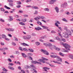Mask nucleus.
I'll use <instances>...</instances> for the list:
<instances>
[{
  "label": "nucleus",
  "instance_id": "nucleus-1",
  "mask_svg": "<svg viewBox=\"0 0 73 73\" xmlns=\"http://www.w3.org/2000/svg\"><path fill=\"white\" fill-rule=\"evenodd\" d=\"M67 28L66 27H65L64 28L65 30H66V32L64 33H63L64 35V37L66 38H68L69 36V35H71L72 32L69 30L67 29Z\"/></svg>",
  "mask_w": 73,
  "mask_h": 73
},
{
  "label": "nucleus",
  "instance_id": "nucleus-2",
  "mask_svg": "<svg viewBox=\"0 0 73 73\" xmlns=\"http://www.w3.org/2000/svg\"><path fill=\"white\" fill-rule=\"evenodd\" d=\"M43 53H44V54H45L46 55H49V53L46 50L43 49H41L40 50Z\"/></svg>",
  "mask_w": 73,
  "mask_h": 73
},
{
  "label": "nucleus",
  "instance_id": "nucleus-3",
  "mask_svg": "<svg viewBox=\"0 0 73 73\" xmlns=\"http://www.w3.org/2000/svg\"><path fill=\"white\" fill-rule=\"evenodd\" d=\"M67 6L68 4H67V3L65 2L64 3V4H62L61 5V7H62L63 8H65Z\"/></svg>",
  "mask_w": 73,
  "mask_h": 73
},
{
  "label": "nucleus",
  "instance_id": "nucleus-4",
  "mask_svg": "<svg viewBox=\"0 0 73 73\" xmlns=\"http://www.w3.org/2000/svg\"><path fill=\"white\" fill-rule=\"evenodd\" d=\"M56 58H57L56 59V60L57 61H59L60 62H62V59L60 57L57 56L56 57Z\"/></svg>",
  "mask_w": 73,
  "mask_h": 73
},
{
  "label": "nucleus",
  "instance_id": "nucleus-5",
  "mask_svg": "<svg viewBox=\"0 0 73 73\" xmlns=\"http://www.w3.org/2000/svg\"><path fill=\"white\" fill-rule=\"evenodd\" d=\"M62 45H63L65 47H68V48H71V47L68 44H64V43H63Z\"/></svg>",
  "mask_w": 73,
  "mask_h": 73
},
{
  "label": "nucleus",
  "instance_id": "nucleus-6",
  "mask_svg": "<svg viewBox=\"0 0 73 73\" xmlns=\"http://www.w3.org/2000/svg\"><path fill=\"white\" fill-rule=\"evenodd\" d=\"M34 19L36 21H38V20L40 19V16H38L36 18H34Z\"/></svg>",
  "mask_w": 73,
  "mask_h": 73
},
{
  "label": "nucleus",
  "instance_id": "nucleus-7",
  "mask_svg": "<svg viewBox=\"0 0 73 73\" xmlns=\"http://www.w3.org/2000/svg\"><path fill=\"white\" fill-rule=\"evenodd\" d=\"M49 68H48L47 67H44L43 68V70H44L45 72H48V71L46 70V69L47 70H49Z\"/></svg>",
  "mask_w": 73,
  "mask_h": 73
},
{
  "label": "nucleus",
  "instance_id": "nucleus-8",
  "mask_svg": "<svg viewBox=\"0 0 73 73\" xmlns=\"http://www.w3.org/2000/svg\"><path fill=\"white\" fill-rule=\"evenodd\" d=\"M55 0H51L49 2V3L50 4H54V3L55 2Z\"/></svg>",
  "mask_w": 73,
  "mask_h": 73
},
{
  "label": "nucleus",
  "instance_id": "nucleus-9",
  "mask_svg": "<svg viewBox=\"0 0 73 73\" xmlns=\"http://www.w3.org/2000/svg\"><path fill=\"white\" fill-rule=\"evenodd\" d=\"M55 10L57 13H58L59 12V9L57 7H55Z\"/></svg>",
  "mask_w": 73,
  "mask_h": 73
},
{
  "label": "nucleus",
  "instance_id": "nucleus-10",
  "mask_svg": "<svg viewBox=\"0 0 73 73\" xmlns=\"http://www.w3.org/2000/svg\"><path fill=\"white\" fill-rule=\"evenodd\" d=\"M6 29L7 30V31H14L15 30L14 29Z\"/></svg>",
  "mask_w": 73,
  "mask_h": 73
},
{
  "label": "nucleus",
  "instance_id": "nucleus-11",
  "mask_svg": "<svg viewBox=\"0 0 73 73\" xmlns=\"http://www.w3.org/2000/svg\"><path fill=\"white\" fill-rule=\"evenodd\" d=\"M31 8L33 9H38V7L35 6H31Z\"/></svg>",
  "mask_w": 73,
  "mask_h": 73
},
{
  "label": "nucleus",
  "instance_id": "nucleus-12",
  "mask_svg": "<svg viewBox=\"0 0 73 73\" xmlns=\"http://www.w3.org/2000/svg\"><path fill=\"white\" fill-rule=\"evenodd\" d=\"M9 19H8L9 21H12L13 19V17L12 16H9Z\"/></svg>",
  "mask_w": 73,
  "mask_h": 73
},
{
  "label": "nucleus",
  "instance_id": "nucleus-13",
  "mask_svg": "<svg viewBox=\"0 0 73 73\" xmlns=\"http://www.w3.org/2000/svg\"><path fill=\"white\" fill-rule=\"evenodd\" d=\"M28 50L30 52H34V51L33 50V49H32L31 48H29L28 49Z\"/></svg>",
  "mask_w": 73,
  "mask_h": 73
},
{
  "label": "nucleus",
  "instance_id": "nucleus-14",
  "mask_svg": "<svg viewBox=\"0 0 73 73\" xmlns=\"http://www.w3.org/2000/svg\"><path fill=\"white\" fill-rule=\"evenodd\" d=\"M9 6H10V7H13V6H14V5H13V4L11 3H9Z\"/></svg>",
  "mask_w": 73,
  "mask_h": 73
},
{
  "label": "nucleus",
  "instance_id": "nucleus-15",
  "mask_svg": "<svg viewBox=\"0 0 73 73\" xmlns=\"http://www.w3.org/2000/svg\"><path fill=\"white\" fill-rule=\"evenodd\" d=\"M23 57H24L25 58L26 57H27V56L25 55V53H21Z\"/></svg>",
  "mask_w": 73,
  "mask_h": 73
},
{
  "label": "nucleus",
  "instance_id": "nucleus-16",
  "mask_svg": "<svg viewBox=\"0 0 73 73\" xmlns=\"http://www.w3.org/2000/svg\"><path fill=\"white\" fill-rule=\"evenodd\" d=\"M31 38V36L30 35H28L27 36V39L29 40Z\"/></svg>",
  "mask_w": 73,
  "mask_h": 73
},
{
  "label": "nucleus",
  "instance_id": "nucleus-17",
  "mask_svg": "<svg viewBox=\"0 0 73 73\" xmlns=\"http://www.w3.org/2000/svg\"><path fill=\"white\" fill-rule=\"evenodd\" d=\"M53 62H54V63H56V64H61V63H60L59 62H58L57 61H55L54 60L53 61Z\"/></svg>",
  "mask_w": 73,
  "mask_h": 73
},
{
  "label": "nucleus",
  "instance_id": "nucleus-18",
  "mask_svg": "<svg viewBox=\"0 0 73 73\" xmlns=\"http://www.w3.org/2000/svg\"><path fill=\"white\" fill-rule=\"evenodd\" d=\"M35 29L36 30V31H39V30H40V29H41V28L40 27H35Z\"/></svg>",
  "mask_w": 73,
  "mask_h": 73
},
{
  "label": "nucleus",
  "instance_id": "nucleus-19",
  "mask_svg": "<svg viewBox=\"0 0 73 73\" xmlns=\"http://www.w3.org/2000/svg\"><path fill=\"white\" fill-rule=\"evenodd\" d=\"M41 27L43 28V29H48V27L45 26H44L42 25Z\"/></svg>",
  "mask_w": 73,
  "mask_h": 73
},
{
  "label": "nucleus",
  "instance_id": "nucleus-20",
  "mask_svg": "<svg viewBox=\"0 0 73 73\" xmlns=\"http://www.w3.org/2000/svg\"><path fill=\"white\" fill-rule=\"evenodd\" d=\"M69 57L70 58L72 59V60H73V55H69Z\"/></svg>",
  "mask_w": 73,
  "mask_h": 73
},
{
  "label": "nucleus",
  "instance_id": "nucleus-21",
  "mask_svg": "<svg viewBox=\"0 0 73 73\" xmlns=\"http://www.w3.org/2000/svg\"><path fill=\"white\" fill-rule=\"evenodd\" d=\"M57 56L56 55H50L51 57H52L53 58H56V57H57Z\"/></svg>",
  "mask_w": 73,
  "mask_h": 73
},
{
  "label": "nucleus",
  "instance_id": "nucleus-22",
  "mask_svg": "<svg viewBox=\"0 0 73 73\" xmlns=\"http://www.w3.org/2000/svg\"><path fill=\"white\" fill-rule=\"evenodd\" d=\"M8 68L9 69H11V70H14V68L11 66H9Z\"/></svg>",
  "mask_w": 73,
  "mask_h": 73
},
{
  "label": "nucleus",
  "instance_id": "nucleus-23",
  "mask_svg": "<svg viewBox=\"0 0 73 73\" xmlns=\"http://www.w3.org/2000/svg\"><path fill=\"white\" fill-rule=\"evenodd\" d=\"M44 10L45 11H47V12H49V9L48 8H45L44 9Z\"/></svg>",
  "mask_w": 73,
  "mask_h": 73
},
{
  "label": "nucleus",
  "instance_id": "nucleus-24",
  "mask_svg": "<svg viewBox=\"0 0 73 73\" xmlns=\"http://www.w3.org/2000/svg\"><path fill=\"white\" fill-rule=\"evenodd\" d=\"M2 38H5L6 37H7V36H6V35L4 34H2Z\"/></svg>",
  "mask_w": 73,
  "mask_h": 73
},
{
  "label": "nucleus",
  "instance_id": "nucleus-25",
  "mask_svg": "<svg viewBox=\"0 0 73 73\" xmlns=\"http://www.w3.org/2000/svg\"><path fill=\"white\" fill-rule=\"evenodd\" d=\"M28 58L30 60H32L33 59H32V58L31 57V56H28Z\"/></svg>",
  "mask_w": 73,
  "mask_h": 73
},
{
  "label": "nucleus",
  "instance_id": "nucleus-26",
  "mask_svg": "<svg viewBox=\"0 0 73 73\" xmlns=\"http://www.w3.org/2000/svg\"><path fill=\"white\" fill-rule=\"evenodd\" d=\"M19 24L21 25H25V24L23 22H19Z\"/></svg>",
  "mask_w": 73,
  "mask_h": 73
},
{
  "label": "nucleus",
  "instance_id": "nucleus-27",
  "mask_svg": "<svg viewBox=\"0 0 73 73\" xmlns=\"http://www.w3.org/2000/svg\"><path fill=\"white\" fill-rule=\"evenodd\" d=\"M21 21L22 22H26L27 21V19H23L21 20Z\"/></svg>",
  "mask_w": 73,
  "mask_h": 73
},
{
  "label": "nucleus",
  "instance_id": "nucleus-28",
  "mask_svg": "<svg viewBox=\"0 0 73 73\" xmlns=\"http://www.w3.org/2000/svg\"><path fill=\"white\" fill-rule=\"evenodd\" d=\"M55 38H56V39L57 40H58V41H60V40H61L60 38H59V37L58 36H57Z\"/></svg>",
  "mask_w": 73,
  "mask_h": 73
},
{
  "label": "nucleus",
  "instance_id": "nucleus-29",
  "mask_svg": "<svg viewBox=\"0 0 73 73\" xmlns=\"http://www.w3.org/2000/svg\"><path fill=\"white\" fill-rule=\"evenodd\" d=\"M42 58L44 60H45V61H48L49 60L48 59H46L44 57H42Z\"/></svg>",
  "mask_w": 73,
  "mask_h": 73
},
{
  "label": "nucleus",
  "instance_id": "nucleus-30",
  "mask_svg": "<svg viewBox=\"0 0 73 73\" xmlns=\"http://www.w3.org/2000/svg\"><path fill=\"white\" fill-rule=\"evenodd\" d=\"M59 54L62 56H64V54L61 52H59Z\"/></svg>",
  "mask_w": 73,
  "mask_h": 73
},
{
  "label": "nucleus",
  "instance_id": "nucleus-31",
  "mask_svg": "<svg viewBox=\"0 0 73 73\" xmlns=\"http://www.w3.org/2000/svg\"><path fill=\"white\" fill-rule=\"evenodd\" d=\"M56 46L54 45H52V49H56Z\"/></svg>",
  "mask_w": 73,
  "mask_h": 73
},
{
  "label": "nucleus",
  "instance_id": "nucleus-32",
  "mask_svg": "<svg viewBox=\"0 0 73 73\" xmlns=\"http://www.w3.org/2000/svg\"><path fill=\"white\" fill-rule=\"evenodd\" d=\"M28 56H32L33 55V54L32 53H29L27 54Z\"/></svg>",
  "mask_w": 73,
  "mask_h": 73
},
{
  "label": "nucleus",
  "instance_id": "nucleus-33",
  "mask_svg": "<svg viewBox=\"0 0 73 73\" xmlns=\"http://www.w3.org/2000/svg\"><path fill=\"white\" fill-rule=\"evenodd\" d=\"M62 21H65V22H68V21L65 18H63L62 19Z\"/></svg>",
  "mask_w": 73,
  "mask_h": 73
},
{
  "label": "nucleus",
  "instance_id": "nucleus-34",
  "mask_svg": "<svg viewBox=\"0 0 73 73\" xmlns=\"http://www.w3.org/2000/svg\"><path fill=\"white\" fill-rule=\"evenodd\" d=\"M35 44L36 45H39L40 44L39 42H35Z\"/></svg>",
  "mask_w": 73,
  "mask_h": 73
},
{
  "label": "nucleus",
  "instance_id": "nucleus-35",
  "mask_svg": "<svg viewBox=\"0 0 73 73\" xmlns=\"http://www.w3.org/2000/svg\"><path fill=\"white\" fill-rule=\"evenodd\" d=\"M5 8H6V9H11V8L7 7L6 5H5Z\"/></svg>",
  "mask_w": 73,
  "mask_h": 73
},
{
  "label": "nucleus",
  "instance_id": "nucleus-36",
  "mask_svg": "<svg viewBox=\"0 0 73 73\" xmlns=\"http://www.w3.org/2000/svg\"><path fill=\"white\" fill-rule=\"evenodd\" d=\"M23 45H24V46H29V45L27 44H26L25 43H23Z\"/></svg>",
  "mask_w": 73,
  "mask_h": 73
},
{
  "label": "nucleus",
  "instance_id": "nucleus-37",
  "mask_svg": "<svg viewBox=\"0 0 73 73\" xmlns=\"http://www.w3.org/2000/svg\"><path fill=\"white\" fill-rule=\"evenodd\" d=\"M17 3L18 5H20L21 4V3L20 1H18L17 2Z\"/></svg>",
  "mask_w": 73,
  "mask_h": 73
},
{
  "label": "nucleus",
  "instance_id": "nucleus-38",
  "mask_svg": "<svg viewBox=\"0 0 73 73\" xmlns=\"http://www.w3.org/2000/svg\"><path fill=\"white\" fill-rule=\"evenodd\" d=\"M50 42H55V41L53 40L50 39L49 40Z\"/></svg>",
  "mask_w": 73,
  "mask_h": 73
},
{
  "label": "nucleus",
  "instance_id": "nucleus-39",
  "mask_svg": "<svg viewBox=\"0 0 73 73\" xmlns=\"http://www.w3.org/2000/svg\"><path fill=\"white\" fill-rule=\"evenodd\" d=\"M23 39H25V40H27V36H23Z\"/></svg>",
  "mask_w": 73,
  "mask_h": 73
},
{
  "label": "nucleus",
  "instance_id": "nucleus-40",
  "mask_svg": "<svg viewBox=\"0 0 73 73\" xmlns=\"http://www.w3.org/2000/svg\"><path fill=\"white\" fill-rule=\"evenodd\" d=\"M36 61H31L32 63V64H36Z\"/></svg>",
  "mask_w": 73,
  "mask_h": 73
},
{
  "label": "nucleus",
  "instance_id": "nucleus-41",
  "mask_svg": "<svg viewBox=\"0 0 73 73\" xmlns=\"http://www.w3.org/2000/svg\"><path fill=\"white\" fill-rule=\"evenodd\" d=\"M37 24H38L39 25H42V23H41V22H37Z\"/></svg>",
  "mask_w": 73,
  "mask_h": 73
},
{
  "label": "nucleus",
  "instance_id": "nucleus-42",
  "mask_svg": "<svg viewBox=\"0 0 73 73\" xmlns=\"http://www.w3.org/2000/svg\"><path fill=\"white\" fill-rule=\"evenodd\" d=\"M23 50H24V51H26V52H28V50H27V49L25 48H24L23 49Z\"/></svg>",
  "mask_w": 73,
  "mask_h": 73
},
{
  "label": "nucleus",
  "instance_id": "nucleus-43",
  "mask_svg": "<svg viewBox=\"0 0 73 73\" xmlns=\"http://www.w3.org/2000/svg\"><path fill=\"white\" fill-rule=\"evenodd\" d=\"M43 44L44 45H45L46 46H48V44L44 43Z\"/></svg>",
  "mask_w": 73,
  "mask_h": 73
},
{
  "label": "nucleus",
  "instance_id": "nucleus-44",
  "mask_svg": "<svg viewBox=\"0 0 73 73\" xmlns=\"http://www.w3.org/2000/svg\"><path fill=\"white\" fill-rule=\"evenodd\" d=\"M48 46H52V44L50 43H48Z\"/></svg>",
  "mask_w": 73,
  "mask_h": 73
},
{
  "label": "nucleus",
  "instance_id": "nucleus-45",
  "mask_svg": "<svg viewBox=\"0 0 73 73\" xmlns=\"http://www.w3.org/2000/svg\"><path fill=\"white\" fill-rule=\"evenodd\" d=\"M34 15H37V14H38V12H37V11H35V13H34Z\"/></svg>",
  "mask_w": 73,
  "mask_h": 73
},
{
  "label": "nucleus",
  "instance_id": "nucleus-46",
  "mask_svg": "<svg viewBox=\"0 0 73 73\" xmlns=\"http://www.w3.org/2000/svg\"><path fill=\"white\" fill-rule=\"evenodd\" d=\"M49 65L51 67H55V66H54L53 64H49Z\"/></svg>",
  "mask_w": 73,
  "mask_h": 73
},
{
  "label": "nucleus",
  "instance_id": "nucleus-47",
  "mask_svg": "<svg viewBox=\"0 0 73 73\" xmlns=\"http://www.w3.org/2000/svg\"><path fill=\"white\" fill-rule=\"evenodd\" d=\"M2 70L3 71H5V72H7L8 71V70H6L5 68H3V69H2Z\"/></svg>",
  "mask_w": 73,
  "mask_h": 73
},
{
  "label": "nucleus",
  "instance_id": "nucleus-48",
  "mask_svg": "<svg viewBox=\"0 0 73 73\" xmlns=\"http://www.w3.org/2000/svg\"><path fill=\"white\" fill-rule=\"evenodd\" d=\"M36 64H39V65H41V63L40 62H39L37 61H36Z\"/></svg>",
  "mask_w": 73,
  "mask_h": 73
},
{
  "label": "nucleus",
  "instance_id": "nucleus-49",
  "mask_svg": "<svg viewBox=\"0 0 73 73\" xmlns=\"http://www.w3.org/2000/svg\"><path fill=\"white\" fill-rule=\"evenodd\" d=\"M9 65L10 66H12V65H13L14 64L12 63H10L9 64Z\"/></svg>",
  "mask_w": 73,
  "mask_h": 73
},
{
  "label": "nucleus",
  "instance_id": "nucleus-50",
  "mask_svg": "<svg viewBox=\"0 0 73 73\" xmlns=\"http://www.w3.org/2000/svg\"><path fill=\"white\" fill-rule=\"evenodd\" d=\"M9 2V3H13V0H7Z\"/></svg>",
  "mask_w": 73,
  "mask_h": 73
},
{
  "label": "nucleus",
  "instance_id": "nucleus-51",
  "mask_svg": "<svg viewBox=\"0 0 73 73\" xmlns=\"http://www.w3.org/2000/svg\"><path fill=\"white\" fill-rule=\"evenodd\" d=\"M12 44L13 45H14V46H16V43H15V42H12Z\"/></svg>",
  "mask_w": 73,
  "mask_h": 73
},
{
  "label": "nucleus",
  "instance_id": "nucleus-52",
  "mask_svg": "<svg viewBox=\"0 0 73 73\" xmlns=\"http://www.w3.org/2000/svg\"><path fill=\"white\" fill-rule=\"evenodd\" d=\"M0 9H1V11H2V12H4L5 11V10L3 8H1Z\"/></svg>",
  "mask_w": 73,
  "mask_h": 73
},
{
  "label": "nucleus",
  "instance_id": "nucleus-53",
  "mask_svg": "<svg viewBox=\"0 0 73 73\" xmlns=\"http://www.w3.org/2000/svg\"><path fill=\"white\" fill-rule=\"evenodd\" d=\"M19 50H21L22 51H23V50L22 48V47H19Z\"/></svg>",
  "mask_w": 73,
  "mask_h": 73
},
{
  "label": "nucleus",
  "instance_id": "nucleus-54",
  "mask_svg": "<svg viewBox=\"0 0 73 73\" xmlns=\"http://www.w3.org/2000/svg\"><path fill=\"white\" fill-rule=\"evenodd\" d=\"M15 52L16 53L15 54H20V52H19V51H15Z\"/></svg>",
  "mask_w": 73,
  "mask_h": 73
},
{
  "label": "nucleus",
  "instance_id": "nucleus-55",
  "mask_svg": "<svg viewBox=\"0 0 73 73\" xmlns=\"http://www.w3.org/2000/svg\"><path fill=\"white\" fill-rule=\"evenodd\" d=\"M61 41H62L63 42H65V39L64 38H62V39H60Z\"/></svg>",
  "mask_w": 73,
  "mask_h": 73
},
{
  "label": "nucleus",
  "instance_id": "nucleus-56",
  "mask_svg": "<svg viewBox=\"0 0 73 73\" xmlns=\"http://www.w3.org/2000/svg\"><path fill=\"white\" fill-rule=\"evenodd\" d=\"M45 38V36H42L40 37V39H44Z\"/></svg>",
  "mask_w": 73,
  "mask_h": 73
},
{
  "label": "nucleus",
  "instance_id": "nucleus-57",
  "mask_svg": "<svg viewBox=\"0 0 73 73\" xmlns=\"http://www.w3.org/2000/svg\"><path fill=\"white\" fill-rule=\"evenodd\" d=\"M56 50L59 51L60 50V48H58L56 47L55 48Z\"/></svg>",
  "mask_w": 73,
  "mask_h": 73
},
{
  "label": "nucleus",
  "instance_id": "nucleus-58",
  "mask_svg": "<svg viewBox=\"0 0 73 73\" xmlns=\"http://www.w3.org/2000/svg\"><path fill=\"white\" fill-rule=\"evenodd\" d=\"M51 33H56V31H52Z\"/></svg>",
  "mask_w": 73,
  "mask_h": 73
},
{
  "label": "nucleus",
  "instance_id": "nucleus-59",
  "mask_svg": "<svg viewBox=\"0 0 73 73\" xmlns=\"http://www.w3.org/2000/svg\"><path fill=\"white\" fill-rule=\"evenodd\" d=\"M45 19V17H44L40 16V19Z\"/></svg>",
  "mask_w": 73,
  "mask_h": 73
},
{
  "label": "nucleus",
  "instance_id": "nucleus-60",
  "mask_svg": "<svg viewBox=\"0 0 73 73\" xmlns=\"http://www.w3.org/2000/svg\"><path fill=\"white\" fill-rule=\"evenodd\" d=\"M29 66H25V68H26V69H28L29 68Z\"/></svg>",
  "mask_w": 73,
  "mask_h": 73
},
{
  "label": "nucleus",
  "instance_id": "nucleus-61",
  "mask_svg": "<svg viewBox=\"0 0 73 73\" xmlns=\"http://www.w3.org/2000/svg\"><path fill=\"white\" fill-rule=\"evenodd\" d=\"M42 59H40L38 60V61H39V62H42Z\"/></svg>",
  "mask_w": 73,
  "mask_h": 73
},
{
  "label": "nucleus",
  "instance_id": "nucleus-62",
  "mask_svg": "<svg viewBox=\"0 0 73 73\" xmlns=\"http://www.w3.org/2000/svg\"><path fill=\"white\" fill-rule=\"evenodd\" d=\"M65 48L66 49L68 50H70V49H69V48H68L67 47H65Z\"/></svg>",
  "mask_w": 73,
  "mask_h": 73
},
{
  "label": "nucleus",
  "instance_id": "nucleus-63",
  "mask_svg": "<svg viewBox=\"0 0 73 73\" xmlns=\"http://www.w3.org/2000/svg\"><path fill=\"white\" fill-rule=\"evenodd\" d=\"M32 0H26V3H28V2H30Z\"/></svg>",
  "mask_w": 73,
  "mask_h": 73
},
{
  "label": "nucleus",
  "instance_id": "nucleus-64",
  "mask_svg": "<svg viewBox=\"0 0 73 73\" xmlns=\"http://www.w3.org/2000/svg\"><path fill=\"white\" fill-rule=\"evenodd\" d=\"M55 25L56 27H58V24L57 23H55Z\"/></svg>",
  "mask_w": 73,
  "mask_h": 73
}]
</instances>
